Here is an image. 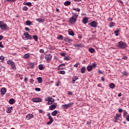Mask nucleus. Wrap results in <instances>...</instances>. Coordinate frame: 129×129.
Listing matches in <instances>:
<instances>
[{"instance_id":"57","label":"nucleus","mask_w":129,"mask_h":129,"mask_svg":"<svg viewBox=\"0 0 129 129\" xmlns=\"http://www.w3.org/2000/svg\"><path fill=\"white\" fill-rule=\"evenodd\" d=\"M126 120H127V121H129V115L126 117Z\"/></svg>"},{"instance_id":"54","label":"nucleus","mask_w":129,"mask_h":129,"mask_svg":"<svg viewBox=\"0 0 129 129\" xmlns=\"http://www.w3.org/2000/svg\"><path fill=\"white\" fill-rule=\"evenodd\" d=\"M62 66H65V63H61L58 66V67H61Z\"/></svg>"},{"instance_id":"63","label":"nucleus","mask_w":129,"mask_h":129,"mask_svg":"<svg viewBox=\"0 0 129 129\" xmlns=\"http://www.w3.org/2000/svg\"><path fill=\"white\" fill-rule=\"evenodd\" d=\"M60 55L62 57H64V56H65L66 54H65V53H61Z\"/></svg>"},{"instance_id":"45","label":"nucleus","mask_w":129,"mask_h":129,"mask_svg":"<svg viewBox=\"0 0 129 129\" xmlns=\"http://www.w3.org/2000/svg\"><path fill=\"white\" fill-rule=\"evenodd\" d=\"M35 91H41V88H35Z\"/></svg>"},{"instance_id":"21","label":"nucleus","mask_w":129,"mask_h":129,"mask_svg":"<svg viewBox=\"0 0 129 129\" xmlns=\"http://www.w3.org/2000/svg\"><path fill=\"white\" fill-rule=\"evenodd\" d=\"M35 68V63L34 62H31L29 63V68L31 69H33V68Z\"/></svg>"},{"instance_id":"32","label":"nucleus","mask_w":129,"mask_h":129,"mask_svg":"<svg viewBox=\"0 0 129 129\" xmlns=\"http://www.w3.org/2000/svg\"><path fill=\"white\" fill-rule=\"evenodd\" d=\"M38 68L39 70H43L44 67L43 66V64H39L38 66Z\"/></svg>"},{"instance_id":"30","label":"nucleus","mask_w":129,"mask_h":129,"mask_svg":"<svg viewBox=\"0 0 129 129\" xmlns=\"http://www.w3.org/2000/svg\"><path fill=\"white\" fill-rule=\"evenodd\" d=\"M114 122H117V121H118V120L119 119V118L118 117H116V116H115L114 117Z\"/></svg>"},{"instance_id":"2","label":"nucleus","mask_w":129,"mask_h":129,"mask_svg":"<svg viewBox=\"0 0 129 129\" xmlns=\"http://www.w3.org/2000/svg\"><path fill=\"white\" fill-rule=\"evenodd\" d=\"M77 18H78V14L75 13L74 15L70 18V23L72 24V25H73V24H75V23L77 22Z\"/></svg>"},{"instance_id":"28","label":"nucleus","mask_w":129,"mask_h":129,"mask_svg":"<svg viewBox=\"0 0 129 129\" xmlns=\"http://www.w3.org/2000/svg\"><path fill=\"white\" fill-rule=\"evenodd\" d=\"M86 69L85 67H82L81 70V72L82 73V74H84V73H85Z\"/></svg>"},{"instance_id":"14","label":"nucleus","mask_w":129,"mask_h":129,"mask_svg":"<svg viewBox=\"0 0 129 129\" xmlns=\"http://www.w3.org/2000/svg\"><path fill=\"white\" fill-rule=\"evenodd\" d=\"M30 57H31V54L30 53H26L24 55L23 58L24 59H29Z\"/></svg>"},{"instance_id":"31","label":"nucleus","mask_w":129,"mask_h":129,"mask_svg":"<svg viewBox=\"0 0 129 129\" xmlns=\"http://www.w3.org/2000/svg\"><path fill=\"white\" fill-rule=\"evenodd\" d=\"M24 6H28L29 7L32 6V3L30 2H26L24 4Z\"/></svg>"},{"instance_id":"34","label":"nucleus","mask_w":129,"mask_h":129,"mask_svg":"<svg viewBox=\"0 0 129 129\" xmlns=\"http://www.w3.org/2000/svg\"><path fill=\"white\" fill-rule=\"evenodd\" d=\"M33 39L35 40V42L38 41V36L37 35H33Z\"/></svg>"},{"instance_id":"19","label":"nucleus","mask_w":129,"mask_h":129,"mask_svg":"<svg viewBox=\"0 0 129 129\" xmlns=\"http://www.w3.org/2000/svg\"><path fill=\"white\" fill-rule=\"evenodd\" d=\"M51 114L53 116H56V115L58 114V111L57 110H55L51 113Z\"/></svg>"},{"instance_id":"13","label":"nucleus","mask_w":129,"mask_h":129,"mask_svg":"<svg viewBox=\"0 0 129 129\" xmlns=\"http://www.w3.org/2000/svg\"><path fill=\"white\" fill-rule=\"evenodd\" d=\"M1 95L4 96L7 92V89L6 88H3L1 90Z\"/></svg>"},{"instance_id":"10","label":"nucleus","mask_w":129,"mask_h":129,"mask_svg":"<svg viewBox=\"0 0 129 129\" xmlns=\"http://www.w3.org/2000/svg\"><path fill=\"white\" fill-rule=\"evenodd\" d=\"M45 59L47 60L48 62H49V61L51 60V59H52V54H46L45 57Z\"/></svg>"},{"instance_id":"25","label":"nucleus","mask_w":129,"mask_h":129,"mask_svg":"<svg viewBox=\"0 0 129 129\" xmlns=\"http://www.w3.org/2000/svg\"><path fill=\"white\" fill-rule=\"evenodd\" d=\"M64 6H70V5H71V2L70 1H66L64 3Z\"/></svg>"},{"instance_id":"11","label":"nucleus","mask_w":129,"mask_h":129,"mask_svg":"<svg viewBox=\"0 0 129 129\" xmlns=\"http://www.w3.org/2000/svg\"><path fill=\"white\" fill-rule=\"evenodd\" d=\"M89 26H91V27H92L93 28H96V27H97V22L94 21H92V22L90 23Z\"/></svg>"},{"instance_id":"4","label":"nucleus","mask_w":129,"mask_h":129,"mask_svg":"<svg viewBox=\"0 0 129 129\" xmlns=\"http://www.w3.org/2000/svg\"><path fill=\"white\" fill-rule=\"evenodd\" d=\"M0 28L2 30H7V29H9L7 24L4 23L3 21H0Z\"/></svg>"},{"instance_id":"23","label":"nucleus","mask_w":129,"mask_h":129,"mask_svg":"<svg viewBox=\"0 0 129 129\" xmlns=\"http://www.w3.org/2000/svg\"><path fill=\"white\" fill-rule=\"evenodd\" d=\"M26 25L27 26H32L33 25V23H32V22L30 21V20H27L26 22Z\"/></svg>"},{"instance_id":"36","label":"nucleus","mask_w":129,"mask_h":129,"mask_svg":"<svg viewBox=\"0 0 129 129\" xmlns=\"http://www.w3.org/2000/svg\"><path fill=\"white\" fill-rule=\"evenodd\" d=\"M57 39H58V40H63V36L60 35L57 37Z\"/></svg>"},{"instance_id":"40","label":"nucleus","mask_w":129,"mask_h":129,"mask_svg":"<svg viewBox=\"0 0 129 129\" xmlns=\"http://www.w3.org/2000/svg\"><path fill=\"white\" fill-rule=\"evenodd\" d=\"M28 9L29 8L27 6H25V7H23V10L25 11L26 12H27V11H28Z\"/></svg>"},{"instance_id":"38","label":"nucleus","mask_w":129,"mask_h":129,"mask_svg":"<svg viewBox=\"0 0 129 129\" xmlns=\"http://www.w3.org/2000/svg\"><path fill=\"white\" fill-rule=\"evenodd\" d=\"M12 111V110H11L9 108H7L6 112H7V113H11Z\"/></svg>"},{"instance_id":"48","label":"nucleus","mask_w":129,"mask_h":129,"mask_svg":"<svg viewBox=\"0 0 129 129\" xmlns=\"http://www.w3.org/2000/svg\"><path fill=\"white\" fill-rule=\"evenodd\" d=\"M109 27L110 28H112V27H113V22H111L109 24Z\"/></svg>"},{"instance_id":"15","label":"nucleus","mask_w":129,"mask_h":129,"mask_svg":"<svg viewBox=\"0 0 129 129\" xmlns=\"http://www.w3.org/2000/svg\"><path fill=\"white\" fill-rule=\"evenodd\" d=\"M78 79V76H74L73 77V81H72V83L73 84H74L75 83V81Z\"/></svg>"},{"instance_id":"53","label":"nucleus","mask_w":129,"mask_h":129,"mask_svg":"<svg viewBox=\"0 0 129 129\" xmlns=\"http://www.w3.org/2000/svg\"><path fill=\"white\" fill-rule=\"evenodd\" d=\"M30 83H31L32 84H33V83H34V80H33V79H31L30 80Z\"/></svg>"},{"instance_id":"9","label":"nucleus","mask_w":129,"mask_h":129,"mask_svg":"<svg viewBox=\"0 0 129 129\" xmlns=\"http://www.w3.org/2000/svg\"><path fill=\"white\" fill-rule=\"evenodd\" d=\"M32 101L33 102H42V98L40 97H36L32 98Z\"/></svg>"},{"instance_id":"16","label":"nucleus","mask_w":129,"mask_h":129,"mask_svg":"<svg viewBox=\"0 0 129 129\" xmlns=\"http://www.w3.org/2000/svg\"><path fill=\"white\" fill-rule=\"evenodd\" d=\"M37 80L38 83H43V78L42 77L37 78Z\"/></svg>"},{"instance_id":"5","label":"nucleus","mask_w":129,"mask_h":129,"mask_svg":"<svg viewBox=\"0 0 129 129\" xmlns=\"http://www.w3.org/2000/svg\"><path fill=\"white\" fill-rule=\"evenodd\" d=\"M24 36H25V37H23V40H32L33 39V37H32V35L29 34V33L28 32H25L24 33Z\"/></svg>"},{"instance_id":"1","label":"nucleus","mask_w":129,"mask_h":129,"mask_svg":"<svg viewBox=\"0 0 129 129\" xmlns=\"http://www.w3.org/2000/svg\"><path fill=\"white\" fill-rule=\"evenodd\" d=\"M45 101H48L47 104L50 105L49 107V110H54V109H56V108L57 107V103H54L55 102V100L53 98L48 97L45 99Z\"/></svg>"},{"instance_id":"49","label":"nucleus","mask_w":129,"mask_h":129,"mask_svg":"<svg viewBox=\"0 0 129 129\" xmlns=\"http://www.w3.org/2000/svg\"><path fill=\"white\" fill-rule=\"evenodd\" d=\"M79 64V62H77V63H76L74 66V67H75L76 68H77V67H78V65Z\"/></svg>"},{"instance_id":"58","label":"nucleus","mask_w":129,"mask_h":129,"mask_svg":"<svg viewBox=\"0 0 129 129\" xmlns=\"http://www.w3.org/2000/svg\"><path fill=\"white\" fill-rule=\"evenodd\" d=\"M39 52H40V53H44V49H41L39 50Z\"/></svg>"},{"instance_id":"46","label":"nucleus","mask_w":129,"mask_h":129,"mask_svg":"<svg viewBox=\"0 0 129 129\" xmlns=\"http://www.w3.org/2000/svg\"><path fill=\"white\" fill-rule=\"evenodd\" d=\"M86 124H88V125H90V124H91V121H87Z\"/></svg>"},{"instance_id":"56","label":"nucleus","mask_w":129,"mask_h":129,"mask_svg":"<svg viewBox=\"0 0 129 129\" xmlns=\"http://www.w3.org/2000/svg\"><path fill=\"white\" fill-rule=\"evenodd\" d=\"M118 110V112H122V109L121 108H119Z\"/></svg>"},{"instance_id":"39","label":"nucleus","mask_w":129,"mask_h":129,"mask_svg":"<svg viewBox=\"0 0 129 129\" xmlns=\"http://www.w3.org/2000/svg\"><path fill=\"white\" fill-rule=\"evenodd\" d=\"M91 66L92 67V69H93V68H95V67H96V66H97V64L95 63H94L92 64Z\"/></svg>"},{"instance_id":"29","label":"nucleus","mask_w":129,"mask_h":129,"mask_svg":"<svg viewBox=\"0 0 129 129\" xmlns=\"http://www.w3.org/2000/svg\"><path fill=\"white\" fill-rule=\"evenodd\" d=\"M119 30L117 29L116 31H114V34L115 36H119Z\"/></svg>"},{"instance_id":"51","label":"nucleus","mask_w":129,"mask_h":129,"mask_svg":"<svg viewBox=\"0 0 129 129\" xmlns=\"http://www.w3.org/2000/svg\"><path fill=\"white\" fill-rule=\"evenodd\" d=\"M109 87H110V88H113V83H111L109 85Z\"/></svg>"},{"instance_id":"52","label":"nucleus","mask_w":129,"mask_h":129,"mask_svg":"<svg viewBox=\"0 0 129 129\" xmlns=\"http://www.w3.org/2000/svg\"><path fill=\"white\" fill-rule=\"evenodd\" d=\"M122 59H123V60H126L127 59V56H124L122 57Z\"/></svg>"},{"instance_id":"26","label":"nucleus","mask_w":129,"mask_h":129,"mask_svg":"<svg viewBox=\"0 0 129 129\" xmlns=\"http://www.w3.org/2000/svg\"><path fill=\"white\" fill-rule=\"evenodd\" d=\"M87 70L89 71V72H90V71H92V66H89L87 68Z\"/></svg>"},{"instance_id":"12","label":"nucleus","mask_w":129,"mask_h":129,"mask_svg":"<svg viewBox=\"0 0 129 129\" xmlns=\"http://www.w3.org/2000/svg\"><path fill=\"white\" fill-rule=\"evenodd\" d=\"M34 117V114H28L26 116V119L27 120H29V119H31V118H33Z\"/></svg>"},{"instance_id":"43","label":"nucleus","mask_w":129,"mask_h":129,"mask_svg":"<svg viewBox=\"0 0 129 129\" xmlns=\"http://www.w3.org/2000/svg\"><path fill=\"white\" fill-rule=\"evenodd\" d=\"M0 60H1V61H4V60H5V56H0Z\"/></svg>"},{"instance_id":"37","label":"nucleus","mask_w":129,"mask_h":129,"mask_svg":"<svg viewBox=\"0 0 129 129\" xmlns=\"http://www.w3.org/2000/svg\"><path fill=\"white\" fill-rule=\"evenodd\" d=\"M59 74H62V75H64L66 74V72H65V71H59Z\"/></svg>"},{"instance_id":"18","label":"nucleus","mask_w":129,"mask_h":129,"mask_svg":"<svg viewBox=\"0 0 129 129\" xmlns=\"http://www.w3.org/2000/svg\"><path fill=\"white\" fill-rule=\"evenodd\" d=\"M36 21L38 23H44V22H45V20L41 18L36 19Z\"/></svg>"},{"instance_id":"59","label":"nucleus","mask_w":129,"mask_h":129,"mask_svg":"<svg viewBox=\"0 0 129 129\" xmlns=\"http://www.w3.org/2000/svg\"><path fill=\"white\" fill-rule=\"evenodd\" d=\"M4 39V36L3 35H0V41H2Z\"/></svg>"},{"instance_id":"33","label":"nucleus","mask_w":129,"mask_h":129,"mask_svg":"<svg viewBox=\"0 0 129 129\" xmlns=\"http://www.w3.org/2000/svg\"><path fill=\"white\" fill-rule=\"evenodd\" d=\"M69 35H70V36H74L75 34L73 31L71 30L69 31Z\"/></svg>"},{"instance_id":"42","label":"nucleus","mask_w":129,"mask_h":129,"mask_svg":"<svg viewBox=\"0 0 129 129\" xmlns=\"http://www.w3.org/2000/svg\"><path fill=\"white\" fill-rule=\"evenodd\" d=\"M76 47H78L79 48H81V47H82V43H80L76 45Z\"/></svg>"},{"instance_id":"22","label":"nucleus","mask_w":129,"mask_h":129,"mask_svg":"<svg viewBox=\"0 0 129 129\" xmlns=\"http://www.w3.org/2000/svg\"><path fill=\"white\" fill-rule=\"evenodd\" d=\"M9 102L10 104H14L15 102V100L14 99H10L9 101Z\"/></svg>"},{"instance_id":"7","label":"nucleus","mask_w":129,"mask_h":129,"mask_svg":"<svg viewBox=\"0 0 129 129\" xmlns=\"http://www.w3.org/2000/svg\"><path fill=\"white\" fill-rule=\"evenodd\" d=\"M118 47L119 48H121V49H124V48H126V44L122 42V41H120L118 43Z\"/></svg>"},{"instance_id":"6","label":"nucleus","mask_w":129,"mask_h":129,"mask_svg":"<svg viewBox=\"0 0 129 129\" xmlns=\"http://www.w3.org/2000/svg\"><path fill=\"white\" fill-rule=\"evenodd\" d=\"M73 104H74V103L70 102L69 104L62 105L61 106V107L63 109H68V108H69V107H70L71 106H72V105H73Z\"/></svg>"},{"instance_id":"50","label":"nucleus","mask_w":129,"mask_h":129,"mask_svg":"<svg viewBox=\"0 0 129 129\" xmlns=\"http://www.w3.org/2000/svg\"><path fill=\"white\" fill-rule=\"evenodd\" d=\"M0 48H4V45H3V42H0Z\"/></svg>"},{"instance_id":"27","label":"nucleus","mask_w":129,"mask_h":129,"mask_svg":"<svg viewBox=\"0 0 129 129\" xmlns=\"http://www.w3.org/2000/svg\"><path fill=\"white\" fill-rule=\"evenodd\" d=\"M89 51L90 53H94V52H95V49H94L93 48H90L89 49Z\"/></svg>"},{"instance_id":"62","label":"nucleus","mask_w":129,"mask_h":129,"mask_svg":"<svg viewBox=\"0 0 129 129\" xmlns=\"http://www.w3.org/2000/svg\"><path fill=\"white\" fill-rule=\"evenodd\" d=\"M99 73L100 74H103V72L101 71V70H99Z\"/></svg>"},{"instance_id":"47","label":"nucleus","mask_w":129,"mask_h":129,"mask_svg":"<svg viewBox=\"0 0 129 129\" xmlns=\"http://www.w3.org/2000/svg\"><path fill=\"white\" fill-rule=\"evenodd\" d=\"M68 95H73V93L71 91H68Z\"/></svg>"},{"instance_id":"44","label":"nucleus","mask_w":129,"mask_h":129,"mask_svg":"<svg viewBox=\"0 0 129 129\" xmlns=\"http://www.w3.org/2000/svg\"><path fill=\"white\" fill-rule=\"evenodd\" d=\"M17 0H6V2H10V3H14L16 2Z\"/></svg>"},{"instance_id":"60","label":"nucleus","mask_w":129,"mask_h":129,"mask_svg":"<svg viewBox=\"0 0 129 129\" xmlns=\"http://www.w3.org/2000/svg\"><path fill=\"white\" fill-rule=\"evenodd\" d=\"M101 79L102 81H104V80H105V79L103 77H102L101 78Z\"/></svg>"},{"instance_id":"17","label":"nucleus","mask_w":129,"mask_h":129,"mask_svg":"<svg viewBox=\"0 0 129 129\" xmlns=\"http://www.w3.org/2000/svg\"><path fill=\"white\" fill-rule=\"evenodd\" d=\"M82 22L83 24H87L88 23V18H87V17H85L83 19Z\"/></svg>"},{"instance_id":"55","label":"nucleus","mask_w":129,"mask_h":129,"mask_svg":"<svg viewBox=\"0 0 129 129\" xmlns=\"http://www.w3.org/2000/svg\"><path fill=\"white\" fill-rule=\"evenodd\" d=\"M120 116V114L119 113L116 114V117L119 118Z\"/></svg>"},{"instance_id":"20","label":"nucleus","mask_w":129,"mask_h":129,"mask_svg":"<svg viewBox=\"0 0 129 129\" xmlns=\"http://www.w3.org/2000/svg\"><path fill=\"white\" fill-rule=\"evenodd\" d=\"M127 115H128V113H127V112H126V111H124L123 113V117L124 118H126V117H127Z\"/></svg>"},{"instance_id":"24","label":"nucleus","mask_w":129,"mask_h":129,"mask_svg":"<svg viewBox=\"0 0 129 129\" xmlns=\"http://www.w3.org/2000/svg\"><path fill=\"white\" fill-rule=\"evenodd\" d=\"M122 74L123 76L127 77L128 76V73H127V71H124L122 72Z\"/></svg>"},{"instance_id":"41","label":"nucleus","mask_w":129,"mask_h":129,"mask_svg":"<svg viewBox=\"0 0 129 129\" xmlns=\"http://www.w3.org/2000/svg\"><path fill=\"white\" fill-rule=\"evenodd\" d=\"M73 11H76V12H80V9L79 8H74Z\"/></svg>"},{"instance_id":"61","label":"nucleus","mask_w":129,"mask_h":129,"mask_svg":"<svg viewBox=\"0 0 129 129\" xmlns=\"http://www.w3.org/2000/svg\"><path fill=\"white\" fill-rule=\"evenodd\" d=\"M39 113H43V110L42 109L39 110Z\"/></svg>"},{"instance_id":"3","label":"nucleus","mask_w":129,"mask_h":129,"mask_svg":"<svg viewBox=\"0 0 129 129\" xmlns=\"http://www.w3.org/2000/svg\"><path fill=\"white\" fill-rule=\"evenodd\" d=\"M7 64L11 66L12 69L13 70H16V69H17V67H16V64L15 63V62H14V61L12 60H9L7 61Z\"/></svg>"},{"instance_id":"8","label":"nucleus","mask_w":129,"mask_h":129,"mask_svg":"<svg viewBox=\"0 0 129 129\" xmlns=\"http://www.w3.org/2000/svg\"><path fill=\"white\" fill-rule=\"evenodd\" d=\"M47 116H48L49 121L47 122V124L50 125L53 122V121H54V120H53V117H52L50 114H47Z\"/></svg>"},{"instance_id":"35","label":"nucleus","mask_w":129,"mask_h":129,"mask_svg":"<svg viewBox=\"0 0 129 129\" xmlns=\"http://www.w3.org/2000/svg\"><path fill=\"white\" fill-rule=\"evenodd\" d=\"M64 60L66 61H70V57L69 56H64Z\"/></svg>"},{"instance_id":"64","label":"nucleus","mask_w":129,"mask_h":129,"mask_svg":"<svg viewBox=\"0 0 129 129\" xmlns=\"http://www.w3.org/2000/svg\"><path fill=\"white\" fill-rule=\"evenodd\" d=\"M25 30L26 31H30V28H29V27H26Z\"/></svg>"}]
</instances>
